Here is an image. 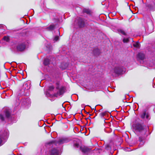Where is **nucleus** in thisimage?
Masks as SVG:
<instances>
[{
    "label": "nucleus",
    "mask_w": 155,
    "mask_h": 155,
    "mask_svg": "<svg viewBox=\"0 0 155 155\" xmlns=\"http://www.w3.org/2000/svg\"><path fill=\"white\" fill-rule=\"evenodd\" d=\"M0 119L2 121L4 120V117L2 115H0Z\"/></svg>",
    "instance_id": "26"
},
{
    "label": "nucleus",
    "mask_w": 155,
    "mask_h": 155,
    "mask_svg": "<svg viewBox=\"0 0 155 155\" xmlns=\"http://www.w3.org/2000/svg\"><path fill=\"white\" fill-rule=\"evenodd\" d=\"M24 104H25V105L26 104L25 103H24Z\"/></svg>",
    "instance_id": "30"
},
{
    "label": "nucleus",
    "mask_w": 155,
    "mask_h": 155,
    "mask_svg": "<svg viewBox=\"0 0 155 155\" xmlns=\"http://www.w3.org/2000/svg\"><path fill=\"white\" fill-rule=\"evenodd\" d=\"M133 129L136 132H139L142 135L145 134L147 131L144 127L140 123H137L133 124Z\"/></svg>",
    "instance_id": "1"
},
{
    "label": "nucleus",
    "mask_w": 155,
    "mask_h": 155,
    "mask_svg": "<svg viewBox=\"0 0 155 155\" xmlns=\"http://www.w3.org/2000/svg\"><path fill=\"white\" fill-rule=\"evenodd\" d=\"M144 54L141 53H139L137 55V58L138 60H143L144 59Z\"/></svg>",
    "instance_id": "12"
},
{
    "label": "nucleus",
    "mask_w": 155,
    "mask_h": 155,
    "mask_svg": "<svg viewBox=\"0 0 155 155\" xmlns=\"http://www.w3.org/2000/svg\"><path fill=\"white\" fill-rule=\"evenodd\" d=\"M54 89V87L53 86H51L48 87V90L50 91H53Z\"/></svg>",
    "instance_id": "22"
},
{
    "label": "nucleus",
    "mask_w": 155,
    "mask_h": 155,
    "mask_svg": "<svg viewBox=\"0 0 155 155\" xmlns=\"http://www.w3.org/2000/svg\"><path fill=\"white\" fill-rule=\"evenodd\" d=\"M49 60L48 59L45 58V59L43 64H44L46 66L48 65L49 64Z\"/></svg>",
    "instance_id": "17"
},
{
    "label": "nucleus",
    "mask_w": 155,
    "mask_h": 155,
    "mask_svg": "<svg viewBox=\"0 0 155 155\" xmlns=\"http://www.w3.org/2000/svg\"><path fill=\"white\" fill-rule=\"evenodd\" d=\"M93 53L95 55H99L100 53V51L97 48H95L93 50Z\"/></svg>",
    "instance_id": "14"
},
{
    "label": "nucleus",
    "mask_w": 155,
    "mask_h": 155,
    "mask_svg": "<svg viewBox=\"0 0 155 155\" xmlns=\"http://www.w3.org/2000/svg\"><path fill=\"white\" fill-rule=\"evenodd\" d=\"M118 31L119 33H120L121 34H122L123 35H126V34L125 32L123 30L120 29H118Z\"/></svg>",
    "instance_id": "20"
},
{
    "label": "nucleus",
    "mask_w": 155,
    "mask_h": 155,
    "mask_svg": "<svg viewBox=\"0 0 155 155\" xmlns=\"http://www.w3.org/2000/svg\"><path fill=\"white\" fill-rule=\"evenodd\" d=\"M77 22L78 26L80 28L84 27L85 25V22L86 21L85 19L79 17L77 19Z\"/></svg>",
    "instance_id": "7"
},
{
    "label": "nucleus",
    "mask_w": 155,
    "mask_h": 155,
    "mask_svg": "<svg viewBox=\"0 0 155 155\" xmlns=\"http://www.w3.org/2000/svg\"><path fill=\"white\" fill-rule=\"evenodd\" d=\"M68 66V64H66L64 65V63L62 64L60 67V68L62 70H64L66 69Z\"/></svg>",
    "instance_id": "16"
},
{
    "label": "nucleus",
    "mask_w": 155,
    "mask_h": 155,
    "mask_svg": "<svg viewBox=\"0 0 155 155\" xmlns=\"http://www.w3.org/2000/svg\"><path fill=\"white\" fill-rule=\"evenodd\" d=\"M80 149L82 152L85 153L89 152L90 149L86 147L82 146L80 147Z\"/></svg>",
    "instance_id": "11"
},
{
    "label": "nucleus",
    "mask_w": 155,
    "mask_h": 155,
    "mask_svg": "<svg viewBox=\"0 0 155 155\" xmlns=\"http://www.w3.org/2000/svg\"><path fill=\"white\" fill-rule=\"evenodd\" d=\"M140 117L143 119H145L148 120L150 119L149 114L146 110H143V113L140 114Z\"/></svg>",
    "instance_id": "4"
},
{
    "label": "nucleus",
    "mask_w": 155,
    "mask_h": 155,
    "mask_svg": "<svg viewBox=\"0 0 155 155\" xmlns=\"http://www.w3.org/2000/svg\"><path fill=\"white\" fill-rule=\"evenodd\" d=\"M55 27V25H54L51 24L49 27H47L46 29L48 31H52L54 29Z\"/></svg>",
    "instance_id": "15"
},
{
    "label": "nucleus",
    "mask_w": 155,
    "mask_h": 155,
    "mask_svg": "<svg viewBox=\"0 0 155 155\" xmlns=\"http://www.w3.org/2000/svg\"><path fill=\"white\" fill-rule=\"evenodd\" d=\"M83 12L84 13H86L88 15H90L91 14L92 12L91 10L88 9L84 8L83 9Z\"/></svg>",
    "instance_id": "13"
},
{
    "label": "nucleus",
    "mask_w": 155,
    "mask_h": 155,
    "mask_svg": "<svg viewBox=\"0 0 155 155\" xmlns=\"http://www.w3.org/2000/svg\"><path fill=\"white\" fill-rule=\"evenodd\" d=\"M56 89L58 90L56 93L54 94V96L57 97L62 95L65 92V88L64 87L61 86L59 87V82L58 81L55 83Z\"/></svg>",
    "instance_id": "2"
},
{
    "label": "nucleus",
    "mask_w": 155,
    "mask_h": 155,
    "mask_svg": "<svg viewBox=\"0 0 155 155\" xmlns=\"http://www.w3.org/2000/svg\"><path fill=\"white\" fill-rule=\"evenodd\" d=\"M123 71V68L122 67H117L113 69L111 71V72L112 74L114 73L115 74H120L122 73Z\"/></svg>",
    "instance_id": "5"
},
{
    "label": "nucleus",
    "mask_w": 155,
    "mask_h": 155,
    "mask_svg": "<svg viewBox=\"0 0 155 155\" xmlns=\"http://www.w3.org/2000/svg\"><path fill=\"white\" fill-rule=\"evenodd\" d=\"M23 101L24 102H26L27 103L29 104V103L30 100L29 99L27 98L26 99H23Z\"/></svg>",
    "instance_id": "24"
},
{
    "label": "nucleus",
    "mask_w": 155,
    "mask_h": 155,
    "mask_svg": "<svg viewBox=\"0 0 155 155\" xmlns=\"http://www.w3.org/2000/svg\"><path fill=\"white\" fill-rule=\"evenodd\" d=\"M148 8L151 10H154L155 8V0H152V2L147 5Z\"/></svg>",
    "instance_id": "10"
},
{
    "label": "nucleus",
    "mask_w": 155,
    "mask_h": 155,
    "mask_svg": "<svg viewBox=\"0 0 155 155\" xmlns=\"http://www.w3.org/2000/svg\"><path fill=\"white\" fill-rule=\"evenodd\" d=\"M59 39V37L58 36H56L54 37V40L55 41H58Z\"/></svg>",
    "instance_id": "25"
},
{
    "label": "nucleus",
    "mask_w": 155,
    "mask_h": 155,
    "mask_svg": "<svg viewBox=\"0 0 155 155\" xmlns=\"http://www.w3.org/2000/svg\"><path fill=\"white\" fill-rule=\"evenodd\" d=\"M79 146L78 143H75L74 144V146L76 147H78Z\"/></svg>",
    "instance_id": "28"
},
{
    "label": "nucleus",
    "mask_w": 155,
    "mask_h": 155,
    "mask_svg": "<svg viewBox=\"0 0 155 155\" xmlns=\"http://www.w3.org/2000/svg\"><path fill=\"white\" fill-rule=\"evenodd\" d=\"M8 131L6 130L4 131V133L1 136L0 135V146L3 144V141L5 139L7 138L8 136Z\"/></svg>",
    "instance_id": "6"
},
{
    "label": "nucleus",
    "mask_w": 155,
    "mask_h": 155,
    "mask_svg": "<svg viewBox=\"0 0 155 155\" xmlns=\"http://www.w3.org/2000/svg\"><path fill=\"white\" fill-rule=\"evenodd\" d=\"M105 114H106L105 112H102L101 113V115L102 117L104 116L105 115Z\"/></svg>",
    "instance_id": "29"
},
{
    "label": "nucleus",
    "mask_w": 155,
    "mask_h": 155,
    "mask_svg": "<svg viewBox=\"0 0 155 155\" xmlns=\"http://www.w3.org/2000/svg\"><path fill=\"white\" fill-rule=\"evenodd\" d=\"M139 43L138 42H137L133 44V45L134 47L138 48L139 47Z\"/></svg>",
    "instance_id": "21"
},
{
    "label": "nucleus",
    "mask_w": 155,
    "mask_h": 155,
    "mask_svg": "<svg viewBox=\"0 0 155 155\" xmlns=\"http://www.w3.org/2000/svg\"><path fill=\"white\" fill-rule=\"evenodd\" d=\"M2 39L6 42H9V38L8 36H4Z\"/></svg>",
    "instance_id": "19"
},
{
    "label": "nucleus",
    "mask_w": 155,
    "mask_h": 155,
    "mask_svg": "<svg viewBox=\"0 0 155 155\" xmlns=\"http://www.w3.org/2000/svg\"><path fill=\"white\" fill-rule=\"evenodd\" d=\"M10 110H6L5 111L6 117L7 118H8L10 117Z\"/></svg>",
    "instance_id": "18"
},
{
    "label": "nucleus",
    "mask_w": 155,
    "mask_h": 155,
    "mask_svg": "<svg viewBox=\"0 0 155 155\" xmlns=\"http://www.w3.org/2000/svg\"><path fill=\"white\" fill-rule=\"evenodd\" d=\"M51 155H59V150L58 149L53 148L50 151Z\"/></svg>",
    "instance_id": "9"
},
{
    "label": "nucleus",
    "mask_w": 155,
    "mask_h": 155,
    "mask_svg": "<svg viewBox=\"0 0 155 155\" xmlns=\"http://www.w3.org/2000/svg\"><path fill=\"white\" fill-rule=\"evenodd\" d=\"M143 137H139V141L140 142L142 141L143 140Z\"/></svg>",
    "instance_id": "27"
},
{
    "label": "nucleus",
    "mask_w": 155,
    "mask_h": 155,
    "mask_svg": "<svg viewBox=\"0 0 155 155\" xmlns=\"http://www.w3.org/2000/svg\"><path fill=\"white\" fill-rule=\"evenodd\" d=\"M123 41L124 43L127 42L129 41V39L128 38H124L123 39Z\"/></svg>",
    "instance_id": "23"
},
{
    "label": "nucleus",
    "mask_w": 155,
    "mask_h": 155,
    "mask_svg": "<svg viewBox=\"0 0 155 155\" xmlns=\"http://www.w3.org/2000/svg\"><path fill=\"white\" fill-rule=\"evenodd\" d=\"M69 141V140L68 138H62L59 140L58 143L55 141H51L47 143V146H49L51 147H53L55 146L57 143L59 144H62L64 143H66Z\"/></svg>",
    "instance_id": "3"
},
{
    "label": "nucleus",
    "mask_w": 155,
    "mask_h": 155,
    "mask_svg": "<svg viewBox=\"0 0 155 155\" xmlns=\"http://www.w3.org/2000/svg\"><path fill=\"white\" fill-rule=\"evenodd\" d=\"M25 48V45L24 43H20L17 46V49L18 51H21L24 50Z\"/></svg>",
    "instance_id": "8"
}]
</instances>
